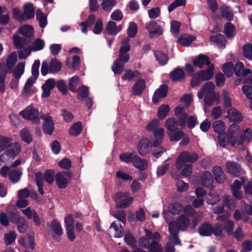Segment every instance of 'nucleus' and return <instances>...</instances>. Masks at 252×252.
Listing matches in <instances>:
<instances>
[{
    "label": "nucleus",
    "instance_id": "15",
    "mask_svg": "<svg viewBox=\"0 0 252 252\" xmlns=\"http://www.w3.org/2000/svg\"><path fill=\"white\" fill-rule=\"evenodd\" d=\"M130 50V46L128 43H123V44L120 47L119 57L117 60L121 61V62L127 63L129 60V55L127 53Z\"/></svg>",
    "mask_w": 252,
    "mask_h": 252
},
{
    "label": "nucleus",
    "instance_id": "1",
    "mask_svg": "<svg viewBox=\"0 0 252 252\" xmlns=\"http://www.w3.org/2000/svg\"><path fill=\"white\" fill-rule=\"evenodd\" d=\"M228 141L232 147L242 146L245 143H249L252 140V130L246 128L239 138L237 136L240 132V128L237 124H232L228 129Z\"/></svg>",
    "mask_w": 252,
    "mask_h": 252
},
{
    "label": "nucleus",
    "instance_id": "57",
    "mask_svg": "<svg viewBox=\"0 0 252 252\" xmlns=\"http://www.w3.org/2000/svg\"><path fill=\"white\" fill-rule=\"evenodd\" d=\"M45 43L43 40L40 38H36L32 44V50L33 51H39L43 49Z\"/></svg>",
    "mask_w": 252,
    "mask_h": 252
},
{
    "label": "nucleus",
    "instance_id": "4",
    "mask_svg": "<svg viewBox=\"0 0 252 252\" xmlns=\"http://www.w3.org/2000/svg\"><path fill=\"white\" fill-rule=\"evenodd\" d=\"M223 230L222 225L218 222L214 226L208 223L202 224L198 227V233L201 236H209L213 234L216 237H221Z\"/></svg>",
    "mask_w": 252,
    "mask_h": 252
},
{
    "label": "nucleus",
    "instance_id": "52",
    "mask_svg": "<svg viewBox=\"0 0 252 252\" xmlns=\"http://www.w3.org/2000/svg\"><path fill=\"white\" fill-rule=\"evenodd\" d=\"M82 130V124L80 122H77L72 125L69 130V132L71 135L76 136L81 133Z\"/></svg>",
    "mask_w": 252,
    "mask_h": 252
},
{
    "label": "nucleus",
    "instance_id": "40",
    "mask_svg": "<svg viewBox=\"0 0 252 252\" xmlns=\"http://www.w3.org/2000/svg\"><path fill=\"white\" fill-rule=\"evenodd\" d=\"M19 31L21 34L30 38L33 36L34 30L32 26L26 25L21 27Z\"/></svg>",
    "mask_w": 252,
    "mask_h": 252
},
{
    "label": "nucleus",
    "instance_id": "21",
    "mask_svg": "<svg viewBox=\"0 0 252 252\" xmlns=\"http://www.w3.org/2000/svg\"><path fill=\"white\" fill-rule=\"evenodd\" d=\"M169 77L175 82H181L184 80L186 74L184 70L180 67L174 69L169 73Z\"/></svg>",
    "mask_w": 252,
    "mask_h": 252
},
{
    "label": "nucleus",
    "instance_id": "33",
    "mask_svg": "<svg viewBox=\"0 0 252 252\" xmlns=\"http://www.w3.org/2000/svg\"><path fill=\"white\" fill-rule=\"evenodd\" d=\"M220 11L221 16L225 19L227 21L230 22L233 20V14L229 7L227 6H220Z\"/></svg>",
    "mask_w": 252,
    "mask_h": 252
},
{
    "label": "nucleus",
    "instance_id": "8",
    "mask_svg": "<svg viewBox=\"0 0 252 252\" xmlns=\"http://www.w3.org/2000/svg\"><path fill=\"white\" fill-rule=\"evenodd\" d=\"M55 180L60 189L65 188L71 180L70 174L67 172H62L56 174Z\"/></svg>",
    "mask_w": 252,
    "mask_h": 252
},
{
    "label": "nucleus",
    "instance_id": "22",
    "mask_svg": "<svg viewBox=\"0 0 252 252\" xmlns=\"http://www.w3.org/2000/svg\"><path fill=\"white\" fill-rule=\"evenodd\" d=\"M42 118L44 120V123L43 125L44 132L49 135L52 134L54 128V122L52 118L48 115H45L42 116Z\"/></svg>",
    "mask_w": 252,
    "mask_h": 252
},
{
    "label": "nucleus",
    "instance_id": "29",
    "mask_svg": "<svg viewBox=\"0 0 252 252\" xmlns=\"http://www.w3.org/2000/svg\"><path fill=\"white\" fill-rule=\"evenodd\" d=\"M223 32L228 38L234 37L236 33L235 27L230 22H227L224 25Z\"/></svg>",
    "mask_w": 252,
    "mask_h": 252
},
{
    "label": "nucleus",
    "instance_id": "32",
    "mask_svg": "<svg viewBox=\"0 0 252 252\" xmlns=\"http://www.w3.org/2000/svg\"><path fill=\"white\" fill-rule=\"evenodd\" d=\"M149 140L145 138L142 139L138 145L139 153L142 156H145L148 152Z\"/></svg>",
    "mask_w": 252,
    "mask_h": 252
},
{
    "label": "nucleus",
    "instance_id": "11",
    "mask_svg": "<svg viewBox=\"0 0 252 252\" xmlns=\"http://www.w3.org/2000/svg\"><path fill=\"white\" fill-rule=\"evenodd\" d=\"M168 87L166 84H162L157 89L154 94L152 98L153 102L154 104H157L160 99L165 97L167 95Z\"/></svg>",
    "mask_w": 252,
    "mask_h": 252
},
{
    "label": "nucleus",
    "instance_id": "12",
    "mask_svg": "<svg viewBox=\"0 0 252 252\" xmlns=\"http://www.w3.org/2000/svg\"><path fill=\"white\" fill-rule=\"evenodd\" d=\"M196 123V117L194 116H188L185 114L181 116L179 121V124L181 126H187L189 128H193Z\"/></svg>",
    "mask_w": 252,
    "mask_h": 252
},
{
    "label": "nucleus",
    "instance_id": "13",
    "mask_svg": "<svg viewBox=\"0 0 252 252\" xmlns=\"http://www.w3.org/2000/svg\"><path fill=\"white\" fill-rule=\"evenodd\" d=\"M20 114L25 119L30 120L34 124H38L40 118L43 116L39 111H20Z\"/></svg>",
    "mask_w": 252,
    "mask_h": 252
},
{
    "label": "nucleus",
    "instance_id": "26",
    "mask_svg": "<svg viewBox=\"0 0 252 252\" xmlns=\"http://www.w3.org/2000/svg\"><path fill=\"white\" fill-rule=\"evenodd\" d=\"M133 165L139 170H144L147 168L148 164L146 159H142L137 155H135L132 160Z\"/></svg>",
    "mask_w": 252,
    "mask_h": 252
},
{
    "label": "nucleus",
    "instance_id": "36",
    "mask_svg": "<svg viewBox=\"0 0 252 252\" xmlns=\"http://www.w3.org/2000/svg\"><path fill=\"white\" fill-rule=\"evenodd\" d=\"M62 63L56 58L51 59L49 65L50 73H55L59 72L62 68Z\"/></svg>",
    "mask_w": 252,
    "mask_h": 252
},
{
    "label": "nucleus",
    "instance_id": "31",
    "mask_svg": "<svg viewBox=\"0 0 252 252\" xmlns=\"http://www.w3.org/2000/svg\"><path fill=\"white\" fill-rule=\"evenodd\" d=\"M154 55L160 65L163 66L167 63L169 58L167 54L159 51H156L154 52Z\"/></svg>",
    "mask_w": 252,
    "mask_h": 252
},
{
    "label": "nucleus",
    "instance_id": "14",
    "mask_svg": "<svg viewBox=\"0 0 252 252\" xmlns=\"http://www.w3.org/2000/svg\"><path fill=\"white\" fill-rule=\"evenodd\" d=\"M192 63L195 67H198L200 69L202 68L204 64L209 65L211 64L208 56L202 54H200L194 57L192 59Z\"/></svg>",
    "mask_w": 252,
    "mask_h": 252
},
{
    "label": "nucleus",
    "instance_id": "42",
    "mask_svg": "<svg viewBox=\"0 0 252 252\" xmlns=\"http://www.w3.org/2000/svg\"><path fill=\"white\" fill-rule=\"evenodd\" d=\"M204 98V102L205 106H211L215 102H216L217 104L219 103V96L218 94H213V95H205Z\"/></svg>",
    "mask_w": 252,
    "mask_h": 252
},
{
    "label": "nucleus",
    "instance_id": "30",
    "mask_svg": "<svg viewBox=\"0 0 252 252\" xmlns=\"http://www.w3.org/2000/svg\"><path fill=\"white\" fill-rule=\"evenodd\" d=\"M210 41L211 42L215 43L218 47L221 48L225 47V39L222 34L218 33L216 36L211 35Z\"/></svg>",
    "mask_w": 252,
    "mask_h": 252
},
{
    "label": "nucleus",
    "instance_id": "47",
    "mask_svg": "<svg viewBox=\"0 0 252 252\" xmlns=\"http://www.w3.org/2000/svg\"><path fill=\"white\" fill-rule=\"evenodd\" d=\"M25 71V63H18L13 70V76L16 79H20Z\"/></svg>",
    "mask_w": 252,
    "mask_h": 252
},
{
    "label": "nucleus",
    "instance_id": "58",
    "mask_svg": "<svg viewBox=\"0 0 252 252\" xmlns=\"http://www.w3.org/2000/svg\"><path fill=\"white\" fill-rule=\"evenodd\" d=\"M180 23L177 21H173L171 23L170 31L172 34L177 37L179 34Z\"/></svg>",
    "mask_w": 252,
    "mask_h": 252
},
{
    "label": "nucleus",
    "instance_id": "38",
    "mask_svg": "<svg viewBox=\"0 0 252 252\" xmlns=\"http://www.w3.org/2000/svg\"><path fill=\"white\" fill-rule=\"evenodd\" d=\"M196 39V37L192 35H188L185 36L181 35L178 38L177 42L185 46H189Z\"/></svg>",
    "mask_w": 252,
    "mask_h": 252
},
{
    "label": "nucleus",
    "instance_id": "28",
    "mask_svg": "<svg viewBox=\"0 0 252 252\" xmlns=\"http://www.w3.org/2000/svg\"><path fill=\"white\" fill-rule=\"evenodd\" d=\"M213 172L217 182L222 183L224 182L225 176L220 167L215 166L213 168Z\"/></svg>",
    "mask_w": 252,
    "mask_h": 252
},
{
    "label": "nucleus",
    "instance_id": "54",
    "mask_svg": "<svg viewBox=\"0 0 252 252\" xmlns=\"http://www.w3.org/2000/svg\"><path fill=\"white\" fill-rule=\"evenodd\" d=\"M106 31L109 35H116L118 32L116 23L113 21H109L106 27Z\"/></svg>",
    "mask_w": 252,
    "mask_h": 252
},
{
    "label": "nucleus",
    "instance_id": "44",
    "mask_svg": "<svg viewBox=\"0 0 252 252\" xmlns=\"http://www.w3.org/2000/svg\"><path fill=\"white\" fill-rule=\"evenodd\" d=\"M183 209L182 204L179 202H174L170 204L168 207L169 212L174 215L179 214Z\"/></svg>",
    "mask_w": 252,
    "mask_h": 252
},
{
    "label": "nucleus",
    "instance_id": "24",
    "mask_svg": "<svg viewBox=\"0 0 252 252\" xmlns=\"http://www.w3.org/2000/svg\"><path fill=\"white\" fill-rule=\"evenodd\" d=\"M192 101V96L191 94H185L181 99V104L176 106L174 110H184V108H187L190 106Z\"/></svg>",
    "mask_w": 252,
    "mask_h": 252
},
{
    "label": "nucleus",
    "instance_id": "25",
    "mask_svg": "<svg viewBox=\"0 0 252 252\" xmlns=\"http://www.w3.org/2000/svg\"><path fill=\"white\" fill-rule=\"evenodd\" d=\"M23 14L24 18L28 19H32L35 15V8L31 2L27 3L23 6Z\"/></svg>",
    "mask_w": 252,
    "mask_h": 252
},
{
    "label": "nucleus",
    "instance_id": "19",
    "mask_svg": "<svg viewBox=\"0 0 252 252\" xmlns=\"http://www.w3.org/2000/svg\"><path fill=\"white\" fill-rule=\"evenodd\" d=\"M146 88V82L143 79H139L131 88L132 94L134 95H141Z\"/></svg>",
    "mask_w": 252,
    "mask_h": 252
},
{
    "label": "nucleus",
    "instance_id": "56",
    "mask_svg": "<svg viewBox=\"0 0 252 252\" xmlns=\"http://www.w3.org/2000/svg\"><path fill=\"white\" fill-rule=\"evenodd\" d=\"M137 32V25L134 22L129 23V25L127 31L128 37L133 38Z\"/></svg>",
    "mask_w": 252,
    "mask_h": 252
},
{
    "label": "nucleus",
    "instance_id": "51",
    "mask_svg": "<svg viewBox=\"0 0 252 252\" xmlns=\"http://www.w3.org/2000/svg\"><path fill=\"white\" fill-rule=\"evenodd\" d=\"M177 121L174 118L167 119L166 121L165 126L170 132H174L178 126Z\"/></svg>",
    "mask_w": 252,
    "mask_h": 252
},
{
    "label": "nucleus",
    "instance_id": "23",
    "mask_svg": "<svg viewBox=\"0 0 252 252\" xmlns=\"http://www.w3.org/2000/svg\"><path fill=\"white\" fill-rule=\"evenodd\" d=\"M96 22V17L94 14L89 15L85 21L82 22L79 26L81 27V32L87 33L88 28L92 27Z\"/></svg>",
    "mask_w": 252,
    "mask_h": 252
},
{
    "label": "nucleus",
    "instance_id": "5",
    "mask_svg": "<svg viewBox=\"0 0 252 252\" xmlns=\"http://www.w3.org/2000/svg\"><path fill=\"white\" fill-rule=\"evenodd\" d=\"M21 148L19 143L15 144L12 148L4 150L0 155V161L4 163L11 162L21 152Z\"/></svg>",
    "mask_w": 252,
    "mask_h": 252
},
{
    "label": "nucleus",
    "instance_id": "34",
    "mask_svg": "<svg viewBox=\"0 0 252 252\" xmlns=\"http://www.w3.org/2000/svg\"><path fill=\"white\" fill-rule=\"evenodd\" d=\"M141 76V74L138 70L132 71L131 69H126L122 78L123 80H131L135 78H139Z\"/></svg>",
    "mask_w": 252,
    "mask_h": 252
},
{
    "label": "nucleus",
    "instance_id": "6",
    "mask_svg": "<svg viewBox=\"0 0 252 252\" xmlns=\"http://www.w3.org/2000/svg\"><path fill=\"white\" fill-rule=\"evenodd\" d=\"M198 159V156L195 153L183 152L179 155L176 163V166L178 169H181L186 162H194Z\"/></svg>",
    "mask_w": 252,
    "mask_h": 252
},
{
    "label": "nucleus",
    "instance_id": "10",
    "mask_svg": "<svg viewBox=\"0 0 252 252\" xmlns=\"http://www.w3.org/2000/svg\"><path fill=\"white\" fill-rule=\"evenodd\" d=\"M108 233L111 237H121L124 233L123 227L119 221H114L111 224L108 230Z\"/></svg>",
    "mask_w": 252,
    "mask_h": 252
},
{
    "label": "nucleus",
    "instance_id": "16",
    "mask_svg": "<svg viewBox=\"0 0 252 252\" xmlns=\"http://www.w3.org/2000/svg\"><path fill=\"white\" fill-rule=\"evenodd\" d=\"M17 142H13L12 139L9 137L0 135V152L12 148Z\"/></svg>",
    "mask_w": 252,
    "mask_h": 252
},
{
    "label": "nucleus",
    "instance_id": "46",
    "mask_svg": "<svg viewBox=\"0 0 252 252\" xmlns=\"http://www.w3.org/2000/svg\"><path fill=\"white\" fill-rule=\"evenodd\" d=\"M17 61V56L15 52L11 53L6 60V66L8 69H12Z\"/></svg>",
    "mask_w": 252,
    "mask_h": 252
},
{
    "label": "nucleus",
    "instance_id": "49",
    "mask_svg": "<svg viewBox=\"0 0 252 252\" xmlns=\"http://www.w3.org/2000/svg\"><path fill=\"white\" fill-rule=\"evenodd\" d=\"M21 175L22 172L20 170L13 169L10 170L8 177L11 182L17 183L20 180Z\"/></svg>",
    "mask_w": 252,
    "mask_h": 252
},
{
    "label": "nucleus",
    "instance_id": "9",
    "mask_svg": "<svg viewBox=\"0 0 252 252\" xmlns=\"http://www.w3.org/2000/svg\"><path fill=\"white\" fill-rule=\"evenodd\" d=\"M215 86L213 82H208L203 85L197 93L199 99H202L205 95L217 94L214 91Z\"/></svg>",
    "mask_w": 252,
    "mask_h": 252
},
{
    "label": "nucleus",
    "instance_id": "37",
    "mask_svg": "<svg viewBox=\"0 0 252 252\" xmlns=\"http://www.w3.org/2000/svg\"><path fill=\"white\" fill-rule=\"evenodd\" d=\"M206 202L210 205H215L218 203L220 200V196L216 192L211 191L206 196Z\"/></svg>",
    "mask_w": 252,
    "mask_h": 252
},
{
    "label": "nucleus",
    "instance_id": "50",
    "mask_svg": "<svg viewBox=\"0 0 252 252\" xmlns=\"http://www.w3.org/2000/svg\"><path fill=\"white\" fill-rule=\"evenodd\" d=\"M227 116L231 122H239L242 120V116L239 111H227Z\"/></svg>",
    "mask_w": 252,
    "mask_h": 252
},
{
    "label": "nucleus",
    "instance_id": "2",
    "mask_svg": "<svg viewBox=\"0 0 252 252\" xmlns=\"http://www.w3.org/2000/svg\"><path fill=\"white\" fill-rule=\"evenodd\" d=\"M190 225V220L185 215H180L176 221H170L169 223V240L173 241L176 245H180L181 241L178 237L180 230H186Z\"/></svg>",
    "mask_w": 252,
    "mask_h": 252
},
{
    "label": "nucleus",
    "instance_id": "3",
    "mask_svg": "<svg viewBox=\"0 0 252 252\" xmlns=\"http://www.w3.org/2000/svg\"><path fill=\"white\" fill-rule=\"evenodd\" d=\"M208 68L205 70H200L192 75L190 82L191 88H195L199 86L202 82L210 80L214 75L215 66L213 63L207 65Z\"/></svg>",
    "mask_w": 252,
    "mask_h": 252
},
{
    "label": "nucleus",
    "instance_id": "45",
    "mask_svg": "<svg viewBox=\"0 0 252 252\" xmlns=\"http://www.w3.org/2000/svg\"><path fill=\"white\" fill-rule=\"evenodd\" d=\"M146 215L144 211L142 209H139L136 212L135 217L134 215L129 217V220L131 222H135L136 220L140 221H144L145 220Z\"/></svg>",
    "mask_w": 252,
    "mask_h": 252
},
{
    "label": "nucleus",
    "instance_id": "64",
    "mask_svg": "<svg viewBox=\"0 0 252 252\" xmlns=\"http://www.w3.org/2000/svg\"><path fill=\"white\" fill-rule=\"evenodd\" d=\"M243 51L244 56L246 58H251L252 57V43H247L243 46Z\"/></svg>",
    "mask_w": 252,
    "mask_h": 252
},
{
    "label": "nucleus",
    "instance_id": "17",
    "mask_svg": "<svg viewBox=\"0 0 252 252\" xmlns=\"http://www.w3.org/2000/svg\"><path fill=\"white\" fill-rule=\"evenodd\" d=\"M56 86V82L53 78L47 79L45 83L42 86V97L46 98L49 96L51 91Z\"/></svg>",
    "mask_w": 252,
    "mask_h": 252
},
{
    "label": "nucleus",
    "instance_id": "20",
    "mask_svg": "<svg viewBox=\"0 0 252 252\" xmlns=\"http://www.w3.org/2000/svg\"><path fill=\"white\" fill-rule=\"evenodd\" d=\"M155 140L151 143V146L156 147L162 142L163 137L164 136V130L163 128L159 127L153 131Z\"/></svg>",
    "mask_w": 252,
    "mask_h": 252
},
{
    "label": "nucleus",
    "instance_id": "53",
    "mask_svg": "<svg viewBox=\"0 0 252 252\" xmlns=\"http://www.w3.org/2000/svg\"><path fill=\"white\" fill-rule=\"evenodd\" d=\"M222 100L224 107H230L232 105V99L230 97V94L226 90H223L222 94Z\"/></svg>",
    "mask_w": 252,
    "mask_h": 252
},
{
    "label": "nucleus",
    "instance_id": "27",
    "mask_svg": "<svg viewBox=\"0 0 252 252\" xmlns=\"http://www.w3.org/2000/svg\"><path fill=\"white\" fill-rule=\"evenodd\" d=\"M201 184L204 187H209L213 183V178L211 173L209 171H204L201 176Z\"/></svg>",
    "mask_w": 252,
    "mask_h": 252
},
{
    "label": "nucleus",
    "instance_id": "43",
    "mask_svg": "<svg viewBox=\"0 0 252 252\" xmlns=\"http://www.w3.org/2000/svg\"><path fill=\"white\" fill-rule=\"evenodd\" d=\"M13 43L16 49H21L27 45V39L17 35L13 36Z\"/></svg>",
    "mask_w": 252,
    "mask_h": 252
},
{
    "label": "nucleus",
    "instance_id": "63",
    "mask_svg": "<svg viewBox=\"0 0 252 252\" xmlns=\"http://www.w3.org/2000/svg\"><path fill=\"white\" fill-rule=\"evenodd\" d=\"M16 238V235L14 232L10 231L4 235V240L7 245H11L14 242Z\"/></svg>",
    "mask_w": 252,
    "mask_h": 252
},
{
    "label": "nucleus",
    "instance_id": "41",
    "mask_svg": "<svg viewBox=\"0 0 252 252\" xmlns=\"http://www.w3.org/2000/svg\"><path fill=\"white\" fill-rule=\"evenodd\" d=\"M125 63L116 59L112 66V69L114 74H121L124 70Z\"/></svg>",
    "mask_w": 252,
    "mask_h": 252
},
{
    "label": "nucleus",
    "instance_id": "55",
    "mask_svg": "<svg viewBox=\"0 0 252 252\" xmlns=\"http://www.w3.org/2000/svg\"><path fill=\"white\" fill-rule=\"evenodd\" d=\"M20 137L23 141L28 144L32 141V136L29 131L26 128L21 131Z\"/></svg>",
    "mask_w": 252,
    "mask_h": 252
},
{
    "label": "nucleus",
    "instance_id": "7",
    "mask_svg": "<svg viewBox=\"0 0 252 252\" xmlns=\"http://www.w3.org/2000/svg\"><path fill=\"white\" fill-rule=\"evenodd\" d=\"M133 201L132 197L129 196L127 192H119L115 196L116 206L118 208H126Z\"/></svg>",
    "mask_w": 252,
    "mask_h": 252
},
{
    "label": "nucleus",
    "instance_id": "62",
    "mask_svg": "<svg viewBox=\"0 0 252 252\" xmlns=\"http://www.w3.org/2000/svg\"><path fill=\"white\" fill-rule=\"evenodd\" d=\"M51 230L57 235H61L63 233L61 224L57 221H53L52 222Z\"/></svg>",
    "mask_w": 252,
    "mask_h": 252
},
{
    "label": "nucleus",
    "instance_id": "18",
    "mask_svg": "<svg viewBox=\"0 0 252 252\" xmlns=\"http://www.w3.org/2000/svg\"><path fill=\"white\" fill-rule=\"evenodd\" d=\"M228 172L234 176H238L243 174L244 171L241 168L239 165L234 162H227L225 164Z\"/></svg>",
    "mask_w": 252,
    "mask_h": 252
},
{
    "label": "nucleus",
    "instance_id": "35",
    "mask_svg": "<svg viewBox=\"0 0 252 252\" xmlns=\"http://www.w3.org/2000/svg\"><path fill=\"white\" fill-rule=\"evenodd\" d=\"M36 18L39 22L40 27L44 28L47 24V15L44 14L40 9H38L36 12Z\"/></svg>",
    "mask_w": 252,
    "mask_h": 252
},
{
    "label": "nucleus",
    "instance_id": "60",
    "mask_svg": "<svg viewBox=\"0 0 252 252\" xmlns=\"http://www.w3.org/2000/svg\"><path fill=\"white\" fill-rule=\"evenodd\" d=\"M184 133H185L182 131H177L172 132H170L168 134L170 141L177 142L182 139V137L184 136Z\"/></svg>",
    "mask_w": 252,
    "mask_h": 252
},
{
    "label": "nucleus",
    "instance_id": "59",
    "mask_svg": "<svg viewBox=\"0 0 252 252\" xmlns=\"http://www.w3.org/2000/svg\"><path fill=\"white\" fill-rule=\"evenodd\" d=\"M40 64V62L39 60L34 61L32 66V77L34 78V79H37L39 76V68Z\"/></svg>",
    "mask_w": 252,
    "mask_h": 252
},
{
    "label": "nucleus",
    "instance_id": "61",
    "mask_svg": "<svg viewBox=\"0 0 252 252\" xmlns=\"http://www.w3.org/2000/svg\"><path fill=\"white\" fill-rule=\"evenodd\" d=\"M233 64L231 62H227L223 64L222 70L227 77H230L233 73Z\"/></svg>",
    "mask_w": 252,
    "mask_h": 252
},
{
    "label": "nucleus",
    "instance_id": "48",
    "mask_svg": "<svg viewBox=\"0 0 252 252\" xmlns=\"http://www.w3.org/2000/svg\"><path fill=\"white\" fill-rule=\"evenodd\" d=\"M35 182L37 186L38 187V190L40 194L43 195L44 191L43 189V178L42 173L40 172H38L35 174Z\"/></svg>",
    "mask_w": 252,
    "mask_h": 252
},
{
    "label": "nucleus",
    "instance_id": "39",
    "mask_svg": "<svg viewBox=\"0 0 252 252\" xmlns=\"http://www.w3.org/2000/svg\"><path fill=\"white\" fill-rule=\"evenodd\" d=\"M13 215L17 218L18 220L16 222L18 230L21 233H25L28 228V223L26 220L24 218H19L15 215V212L13 213Z\"/></svg>",
    "mask_w": 252,
    "mask_h": 252
}]
</instances>
